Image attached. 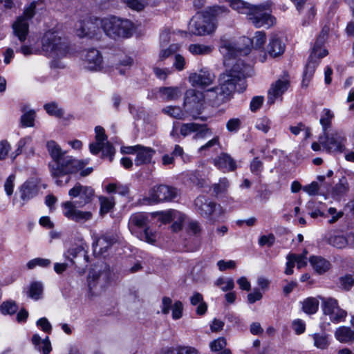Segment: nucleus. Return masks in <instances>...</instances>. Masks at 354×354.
<instances>
[{"label":"nucleus","mask_w":354,"mask_h":354,"mask_svg":"<svg viewBox=\"0 0 354 354\" xmlns=\"http://www.w3.org/2000/svg\"><path fill=\"white\" fill-rule=\"evenodd\" d=\"M253 69L250 65H245L243 61L239 59L232 68L222 74L219 78V85L203 93L204 100H206L213 106H218L225 102L236 86L243 91L246 88L245 78L250 77Z\"/></svg>","instance_id":"f257e3e1"},{"label":"nucleus","mask_w":354,"mask_h":354,"mask_svg":"<svg viewBox=\"0 0 354 354\" xmlns=\"http://www.w3.org/2000/svg\"><path fill=\"white\" fill-rule=\"evenodd\" d=\"M46 149L53 159V162L49 163L50 171L59 186L66 185L71 180V174L81 170L88 163L87 160H80L66 155L54 140L46 142Z\"/></svg>","instance_id":"f03ea898"},{"label":"nucleus","mask_w":354,"mask_h":354,"mask_svg":"<svg viewBox=\"0 0 354 354\" xmlns=\"http://www.w3.org/2000/svg\"><path fill=\"white\" fill-rule=\"evenodd\" d=\"M41 43L44 54L53 59L50 66L55 68H64V64L58 59L65 57L69 52L66 40L55 32L47 31L43 35Z\"/></svg>","instance_id":"7ed1b4c3"},{"label":"nucleus","mask_w":354,"mask_h":354,"mask_svg":"<svg viewBox=\"0 0 354 354\" xmlns=\"http://www.w3.org/2000/svg\"><path fill=\"white\" fill-rule=\"evenodd\" d=\"M266 39L265 32L257 31L252 39L247 37H243L235 44L230 41H224L221 46V52L229 59L239 55H246L250 53L251 46L255 48H261Z\"/></svg>","instance_id":"20e7f679"},{"label":"nucleus","mask_w":354,"mask_h":354,"mask_svg":"<svg viewBox=\"0 0 354 354\" xmlns=\"http://www.w3.org/2000/svg\"><path fill=\"white\" fill-rule=\"evenodd\" d=\"M100 21L101 28L104 34L114 40L131 37L136 29L133 21L115 15L102 17Z\"/></svg>","instance_id":"39448f33"},{"label":"nucleus","mask_w":354,"mask_h":354,"mask_svg":"<svg viewBox=\"0 0 354 354\" xmlns=\"http://www.w3.org/2000/svg\"><path fill=\"white\" fill-rule=\"evenodd\" d=\"M217 12L216 7L196 13L190 20L189 30L196 35L209 34L215 29L214 16Z\"/></svg>","instance_id":"423d86ee"},{"label":"nucleus","mask_w":354,"mask_h":354,"mask_svg":"<svg viewBox=\"0 0 354 354\" xmlns=\"http://www.w3.org/2000/svg\"><path fill=\"white\" fill-rule=\"evenodd\" d=\"M148 216L144 213L132 214L129 221V228L131 233L140 240L149 243H153L156 241L157 235L148 225Z\"/></svg>","instance_id":"0eeeda50"},{"label":"nucleus","mask_w":354,"mask_h":354,"mask_svg":"<svg viewBox=\"0 0 354 354\" xmlns=\"http://www.w3.org/2000/svg\"><path fill=\"white\" fill-rule=\"evenodd\" d=\"M268 3L252 5L247 15L248 20L256 28H269L274 23V18L270 15Z\"/></svg>","instance_id":"6e6552de"},{"label":"nucleus","mask_w":354,"mask_h":354,"mask_svg":"<svg viewBox=\"0 0 354 354\" xmlns=\"http://www.w3.org/2000/svg\"><path fill=\"white\" fill-rule=\"evenodd\" d=\"M322 301V310L325 316L333 324H339L345 321L347 312L342 308L338 301L333 297L318 296Z\"/></svg>","instance_id":"1a4fd4ad"},{"label":"nucleus","mask_w":354,"mask_h":354,"mask_svg":"<svg viewBox=\"0 0 354 354\" xmlns=\"http://www.w3.org/2000/svg\"><path fill=\"white\" fill-rule=\"evenodd\" d=\"M328 32L329 27L326 26H324L315 42V44L312 48V51L309 57L308 62L306 64L305 71L304 72V79L302 81L303 86H308V82L311 80L315 73L318 62H317V60H315L314 59L317 56V50L320 48L321 46L324 43H325L327 39Z\"/></svg>","instance_id":"9d476101"},{"label":"nucleus","mask_w":354,"mask_h":354,"mask_svg":"<svg viewBox=\"0 0 354 354\" xmlns=\"http://www.w3.org/2000/svg\"><path fill=\"white\" fill-rule=\"evenodd\" d=\"M196 210L202 216L209 218L212 222L218 221L224 211L220 205L210 201L205 196H198L194 201Z\"/></svg>","instance_id":"9b49d317"},{"label":"nucleus","mask_w":354,"mask_h":354,"mask_svg":"<svg viewBox=\"0 0 354 354\" xmlns=\"http://www.w3.org/2000/svg\"><path fill=\"white\" fill-rule=\"evenodd\" d=\"M37 1H32L24 9L22 16L19 17L12 24V29L15 35L21 42H24L27 37L29 31L28 20L31 19L35 15V9Z\"/></svg>","instance_id":"f8f14e48"},{"label":"nucleus","mask_w":354,"mask_h":354,"mask_svg":"<svg viewBox=\"0 0 354 354\" xmlns=\"http://www.w3.org/2000/svg\"><path fill=\"white\" fill-rule=\"evenodd\" d=\"M178 195L177 189L171 186L159 185L152 187L144 201L149 205L174 199Z\"/></svg>","instance_id":"ddd939ff"},{"label":"nucleus","mask_w":354,"mask_h":354,"mask_svg":"<svg viewBox=\"0 0 354 354\" xmlns=\"http://www.w3.org/2000/svg\"><path fill=\"white\" fill-rule=\"evenodd\" d=\"M319 143L329 153H341L345 149L346 138L342 132L323 133L319 138Z\"/></svg>","instance_id":"4468645a"},{"label":"nucleus","mask_w":354,"mask_h":354,"mask_svg":"<svg viewBox=\"0 0 354 354\" xmlns=\"http://www.w3.org/2000/svg\"><path fill=\"white\" fill-rule=\"evenodd\" d=\"M102 18L92 16L87 19L80 21L76 25V33L80 37L98 39L101 36Z\"/></svg>","instance_id":"2eb2a0df"},{"label":"nucleus","mask_w":354,"mask_h":354,"mask_svg":"<svg viewBox=\"0 0 354 354\" xmlns=\"http://www.w3.org/2000/svg\"><path fill=\"white\" fill-rule=\"evenodd\" d=\"M290 86V76L287 73H284L282 76L271 84L270 87L268 91V104L271 105L276 101L281 102L283 100V95L288 91Z\"/></svg>","instance_id":"dca6fc26"},{"label":"nucleus","mask_w":354,"mask_h":354,"mask_svg":"<svg viewBox=\"0 0 354 354\" xmlns=\"http://www.w3.org/2000/svg\"><path fill=\"white\" fill-rule=\"evenodd\" d=\"M203 101V93L194 88H189L185 92L184 106L193 118L200 114Z\"/></svg>","instance_id":"f3484780"},{"label":"nucleus","mask_w":354,"mask_h":354,"mask_svg":"<svg viewBox=\"0 0 354 354\" xmlns=\"http://www.w3.org/2000/svg\"><path fill=\"white\" fill-rule=\"evenodd\" d=\"M64 215L68 219L77 223H84L91 220L93 214L89 211H81L77 209L78 204L72 201H66L62 204Z\"/></svg>","instance_id":"a211bd4d"},{"label":"nucleus","mask_w":354,"mask_h":354,"mask_svg":"<svg viewBox=\"0 0 354 354\" xmlns=\"http://www.w3.org/2000/svg\"><path fill=\"white\" fill-rule=\"evenodd\" d=\"M108 279L109 274L107 272L94 267L89 271L87 277L89 290L95 293L97 290H102L107 283Z\"/></svg>","instance_id":"6ab92c4d"},{"label":"nucleus","mask_w":354,"mask_h":354,"mask_svg":"<svg viewBox=\"0 0 354 354\" xmlns=\"http://www.w3.org/2000/svg\"><path fill=\"white\" fill-rule=\"evenodd\" d=\"M84 67L91 71H97L103 67V58L100 52L95 48L86 50L83 58Z\"/></svg>","instance_id":"aec40b11"},{"label":"nucleus","mask_w":354,"mask_h":354,"mask_svg":"<svg viewBox=\"0 0 354 354\" xmlns=\"http://www.w3.org/2000/svg\"><path fill=\"white\" fill-rule=\"evenodd\" d=\"M68 195L73 198L80 197V201H75V203L78 204L79 207H83L91 202L94 195V190L91 187L83 186L77 183L69 190Z\"/></svg>","instance_id":"412c9836"},{"label":"nucleus","mask_w":354,"mask_h":354,"mask_svg":"<svg viewBox=\"0 0 354 354\" xmlns=\"http://www.w3.org/2000/svg\"><path fill=\"white\" fill-rule=\"evenodd\" d=\"M86 248H87V246L84 243H82L79 245H73L67 250L64 255L73 264H76L74 259H78L77 263L82 266L86 267L89 257Z\"/></svg>","instance_id":"4be33fe9"},{"label":"nucleus","mask_w":354,"mask_h":354,"mask_svg":"<svg viewBox=\"0 0 354 354\" xmlns=\"http://www.w3.org/2000/svg\"><path fill=\"white\" fill-rule=\"evenodd\" d=\"M301 14L304 15L302 25L307 26L315 15L314 5L309 0H291Z\"/></svg>","instance_id":"5701e85b"},{"label":"nucleus","mask_w":354,"mask_h":354,"mask_svg":"<svg viewBox=\"0 0 354 354\" xmlns=\"http://www.w3.org/2000/svg\"><path fill=\"white\" fill-rule=\"evenodd\" d=\"M214 75L208 71H201L198 73L192 74L189 77V81L193 86L205 88L213 83Z\"/></svg>","instance_id":"b1692460"},{"label":"nucleus","mask_w":354,"mask_h":354,"mask_svg":"<svg viewBox=\"0 0 354 354\" xmlns=\"http://www.w3.org/2000/svg\"><path fill=\"white\" fill-rule=\"evenodd\" d=\"M117 241V236L113 234H103L93 242L94 252H96L98 248V252L102 254Z\"/></svg>","instance_id":"393cba45"},{"label":"nucleus","mask_w":354,"mask_h":354,"mask_svg":"<svg viewBox=\"0 0 354 354\" xmlns=\"http://www.w3.org/2000/svg\"><path fill=\"white\" fill-rule=\"evenodd\" d=\"M39 187L34 180L26 181L19 188L20 197L24 201L23 205L37 196Z\"/></svg>","instance_id":"a878e982"},{"label":"nucleus","mask_w":354,"mask_h":354,"mask_svg":"<svg viewBox=\"0 0 354 354\" xmlns=\"http://www.w3.org/2000/svg\"><path fill=\"white\" fill-rule=\"evenodd\" d=\"M285 50V44L276 35H273L269 39L266 51L272 57H277L281 55Z\"/></svg>","instance_id":"bb28decb"},{"label":"nucleus","mask_w":354,"mask_h":354,"mask_svg":"<svg viewBox=\"0 0 354 354\" xmlns=\"http://www.w3.org/2000/svg\"><path fill=\"white\" fill-rule=\"evenodd\" d=\"M155 154V150L151 147L139 145L136 152V158L135 159V165L140 166L142 165L149 164L152 158Z\"/></svg>","instance_id":"cd10ccee"},{"label":"nucleus","mask_w":354,"mask_h":354,"mask_svg":"<svg viewBox=\"0 0 354 354\" xmlns=\"http://www.w3.org/2000/svg\"><path fill=\"white\" fill-rule=\"evenodd\" d=\"M334 336L341 343H354V330L350 327H338L334 333Z\"/></svg>","instance_id":"c85d7f7f"},{"label":"nucleus","mask_w":354,"mask_h":354,"mask_svg":"<svg viewBox=\"0 0 354 354\" xmlns=\"http://www.w3.org/2000/svg\"><path fill=\"white\" fill-rule=\"evenodd\" d=\"M214 165L219 169L232 171L236 167L235 161L227 153H221L214 160Z\"/></svg>","instance_id":"c756f323"},{"label":"nucleus","mask_w":354,"mask_h":354,"mask_svg":"<svg viewBox=\"0 0 354 354\" xmlns=\"http://www.w3.org/2000/svg\"><path fill=\"white\" fill-rule=\"evenodd\" d=\"M160 98L164 101H174L181 96V91L176 86L160 87L158 89Z\"/></svg>","instance_id":"7c9ffc66"},{"label":"nucleus","mask_w":354,"mask_h":354,"mask_svg":"<svg viewBox=\"0 0 354 354\" xmlns=\"http://www.w3.org/2000/svg\"><path fill=\"white\" fill-rule=\"evenodd\" d=\"M310 337L313 341V346L320 350L327 349L330 344V337L326 333H315L310 335Z\"/></svg>","instance_id":"2f4dec72"},{"label":"nucleus","mask_w":354,"mask_h":354,"mask_svg":"<svg viewBox=\"0 0 354 354\" xmlns=\"http://www.w3.org/2000/svg\"><path fill=\"white\" fill-rule=\"evenodd\" d=\"M310 263L314 270L319 274L326 272L330 268V263L321 257H311Z\"/></svg>","instance_id":"473e14b6"},{"label":"nucleus","mask_w":354,"mask_h":354,"mask_svg":"<svg viewBox=\"0 0 354 354\" xmlns=\"http://www.w3.org/2000/svg\"><path fill=\"white\" fill-rule=\"evenodd\" d=\"M334 116L335 115L333 112L330 109L326 108L323 109L319 120V123L322 125L323 133H326L328 130L331 127V122L334 118Z\"/></svg>","instance_id":"72a5a7b5"},{"label":"nucleus","mask_w":354,"mask_h":354,"mask_svg":"<svg viewBox=\"0 0 354 354\" xmlns=\"http://www.w3.org/2000/svg\"><path fill=\"white\" fill-rule=\"evenodd\" d=\"M319 298L308 297L302 302V310L308 315H313L317 313L319 308Z\"/></svg>","instance_id":"f704fd0d"},{"label":"nucleus","mask_w":354,"mask_h":354,"mask_svg":"<svg viewBox=\"0 0 354 354\" xmlns=\"http://www.w3.org/2000/svg\"><path fill=\"white\" fill-rule=\"evenodd\" d=\"M212 46L200 44H193L189 46V51L194 55H208L212 51Z\"/></svg>","instance_id":"c9c22d12"},{"label":"nucleus","mask_w":354,"mask_h":354,"mask_svg":"<svg viewBox=\"0 0 354 354\" xmlns=\"http://www.w3.org/2000/svg\"><path fill=\"white\" fill-rule=\"evenodd\" d=\"M44 108L46 113L51 116L60 118H62L64 115V109L60 108L59 105L55 102L44 104Z\"/></svg>","instance_id":"e433bc0d"},{"label":"nucleus","mask_w":354,"mask_h":354,"mask_svg":"<svg viewBox=\"0 0 354 354\" xmlns=\"http://www.w3.org/2000/svg\"><path fill=\"white\" fill-rule=\"evenodd\" d=\"M163 113L179 120H184L187 117V113L183 111L179 106H168L162 109Z\"/></svg>","instance_id":"4c0bfd02"},{"label":"nucleus","mask_w":354,"mask_h":354,"mask_svg":"<svg viewBox=\"0 0 354 354\" xmlns=\"http://www.w3.org/2000/svg\"><path fill=\"white\" fill-rule=\"evenodd\" d=\"M348 190V185L345 178L339 180L333 189V196L336 198L345 195Z\"/></svg>","instance_id":"58836bf2"},{"label":"nucleus","mask_w":354,"mask_h":354,"mask_svg":"<svg viewBox=\"0 0 354 354\" xmlns=\"http://www.w3.org/2000/svg\"><path fill=\"white\" fill-rule=\"evenodd\" d=\"M230 6L238 12L248 15L252 5L241 0H232L230 3Z\"/></svg>","instance_id":"ea45409f"},{"label":"nucleus","mask_w":354,"mask_h":354,"mask_svg":"<svg viewBox=\"0 0 354 354\" xmlns=\"http://www.w3.org/2000/svg\"><path fill=\"white\" fill-rule=\"evenodd\" d=\"M328 243L337 248H343L348 245L347 236L344 235H331Z\"/></svg>","instance_id":"a19ab883"},{"label":"nucleus","mask_w":354,"mask_h":354,"mask_svg":"<svg viewBox=\"0 0 354 354\" xmlns=\"http://www.w3.org/2000/svg\"><path fill=\"white\" fill-rule=\"evenodd\" d=\"M195 139H204L212 135V131L205 124H198L196 127Z\"/></svg>","instance_id":"79ce46f5"},{"label":"nucleus","mask_w":354,"mask_h":354,"mask_svg":"<svg viewBox=\"0 0 354 354\" xmlns=\"http://www.w3.org/2000/svg\"><path fill=\"white\" fill-rule=\"evenodd\" d=\"M18 310V306L15 301L8 300L3 301L0 306V311L3 315H13Z\"/></svg>","instance_id":"37998d69"},{"label":"nucleus","mask_w":354,"mask_h":354,"mask_svg":"<svg viewBox=\"0 0 354 354\" xmlns=\"http://www.w3.org/2000/svg\"><path fill=\"white\" fill-rule=\"evenodd\" d=\"M50 264L51 261L50 259L38 257L30 260L27 263L26 266L29 270H32L37 266L41 268H48L50 266Z\"/></svg>","instance_id":"c03bdc74"},{"label":"nucleus","mask_w":354,"mask_h":354,"mask_svg":"<svg viewBox=\"0 0 354 354\" xmlns=\"http://www.w3.org/2000/svg\"><path fill=\"white\" fill-rule=\"evenodd\" d=\"M215 285L221 287V289L223 291L226 292L227 290H231L234 288V279L230 277H229V278L220 277L216 281Z\"/></svg>","instance_id":"a18cd8bd"},{"label":"nucleus","mask_w":354,"mask_h":354,"mask_svg":"<svg viewBox=\"0 0 354 354\" xmlns=\"http://www.w3.org/2000/svg\"><path fill=\"white\" fill-rule=\"evenodd\" d=\"M100 203V213L104 214L108 213L114 206L113 198H109L104 196L99 198Z\"/></svg>","instance_id":"49530a36"},{"label":"nucleus","mask_w":354,"mask_h":354,"mask_svg":"<svg viewBox=\"0 0 354 354\" xmlns=\"http://www.w3.org/2000/svg\"><path fill=\"white\" fill-rule=\"evenodd\" d=\"M35 112L33 110H29L25 112L21 117V125L24 127H33Z\"/></svg>","instance_id":"de8ad7c7"},{"label":"nucleus","mask_w":354,"mask_h":354,"mask_svg":"<svg viewBox=\"0 0 354 354\" xmlns=\"http://www.w3.org/2000/svg\"><path fill=\"white\" fill-rule=\"evenodd\" d=\"M179 49V46L177 44H170L167 48H161L160 53V59L164 60L173 54L176 53Z\"/></svg>","instance_id":"09e8293b"},{"label":"nucleus","mask_w":354,"mask_h":354,"mask_svg":"<svg viewBox=\"0 0 354 354\" xmlns=\"http://www.w3.org/2000/svg\"><path fill=\"white\" fill-rule=\"evenodd\" d=\"M43 292V286L39 282L32 283L29 290V297L33 299L37 300Z\"/></svg>","instance_id":"8fccbe9b"},{"label":"nucleus","mask_w":354,"mask_h":354,"mask_svg":"<svg viewBox=\"0 0 354 354\" xmlns=\"http://www.w3.org/2000/svg\"><path fill=\"white\" fill-rule=\"evenodd\" d=\"M229 187V183L227 178H223L219 180L218 183L214 184L213 191L214 193L218 196L227 192Z\"/></svg>","instance_id":"3c124183"},{"label":"nucleus","mask_w":354,"mask_h":354,"mask_svg":"<svg viewBox=\"0 0 354 354\" xmlns=\"http://www.w3.org/2000/svg\"><path fill=\"white\" fill-rule=\"evenodd\" d=\"M271 122L267 118H259L255 124V127L257 129L262 131L263 133H266L270 129Z\"/></svg>","instance_id":"603ef678"},{"label":"nucleus","mask_w":354,"mask_h":354,"mask_svg":"<svg viewBox=\"0 0 354 354\" xmlns=\"http://www.w3.org/2000/svg\"><path fill=\"white\" fill-rule=\"evenodd\" d=\"M196 127H197V123L194 122L183 124L180 128V133L186 137L195 132Z\"/></svg>","instance_id":"864d4df0"},{"label":"nucleus","mask_w":354,"mask_h":354,"mask_svg":"<svg viewBox=\"0 0 354 354\" xmlns=\"http://www.w3.org/2000/svg\"><path fill=\"white\" fill-rule=\"evenodd\" d=\"M102 151V157L109 156L110 161H112L113 157L115 154V149L111 142L106 141L105 143H103Z\"/></svg>","instance_id":"5fc2aeb1"},{"label":"nucleus","mask_w":354,"mask_h":354,"mask_svg":"<svg viewBox=\"0 0 354 354\" xmlns=\"http://www.w3.org/2000/svg\"><path fill=\"white\" fill-rule=\"evenodd\" d=\"M121 1L129 8L137 11H140L145 8V4L140 0H121Z\"/></svg>","instance_id":"6e6d98bb"},{"label":"nucleus","mask_w":354,"mask_h":354,"mask_svg":"<svg viewBox=\"0 0 354 354\" xmlns=\"http://www.w3.org/2000/svg\"><path fill=\"white\" fill-rule=\"evenodd\" d=\"M263 168V162L259 158H254L250 164V171L255 175H259Z\"/></svg>","instance_id":"4d7b16f0"},{"label":"nucleus","mask_w":354,"mask_h":354,"mask_svg":"<svg viewBox=\"0 0 354 354\" xmlns=\"http://www.w3.org/2000/svg\"><path fill=\"white\" fill-rule=\"evenodd\" d=\"M170 215H173V221L174 222V225H178V227H180V224L185 221V215L177 210L170 209V212L169 213Z\"/></svg>","instance_id":"13d9d810"},{"label":"nucleus","mask_w":354,"mask_h":354,"mask_svg":"<svg viewBox=\"0 0 354 354\" xmlns=\"http://www.w3.org/2000/svg\"><path fill=\"white\" fill-rule=\"evenodd\" d=\"M340 284L344 289L349 290L351 287L354 286V277L352 275H346L341 277Z\"/></svg>","instance_id":"bf43d9fd"},{"label":"nucleus","mask_w":354,"mask_h":354,"mask_svg":"<svg viewBox=\"0 0 354 354\" xmlns=\"http://www.w3.org/2000/svg\"><path fill=\"white\" fill-rule=\"evenodd\" d=\"M226 346V340L223 337H219L210 343L212 351H219Z\"/></svg>","instance_id":"052dcab7"},{"label":"nucleus","mask_w":354,"mask_h":354,"mask_svg":"<svg viewBox=\"0 0 354 354\" xmlns=\"http://www.w3.org/2000/svg\"><path fill=\"white\" fill-rule=\"evenodd\" d=\"M183 304L180 301H177L174 303L172 307V317L174 319H180L183 315Z\"/></svg>","instance_id":"680f3d73"},{"label":"nucleus","mask_w":354,"mask_h":354,"mask_svg":"<svg viewBox=\"0 0 354 354\" xmlns=\"http://www.w3.org/2000/svg\"><path fill=\"white\" fill-rule=\"evenodd\" d=\"M15 180V175L11 174L10 175L5 183H4V189L7 194V195L10 196L13 193V188H14V181Z\"/></svg>","instance_id":"e2e57ef3"},{"label":"nucleus","mask_w":354,"mask_h":354,"mask_svg":"<svg viewBox=\"0 0 354 354\" xmlns=\"http://www.w3.org/2000/svg\"><path fill=\"white\" fill-rule=\"evenodd\" d=\"M286 258L287 263L286 268L285 270V274L287 275H290L293 273V268L295 267L296 259L293 254H289Z\"/></svg>","instance_id":"0e129e2a"},{"label":"nucleus","mask_w":354,"mask_h":354,"mask_svg":"<svg viewBox=\"0 0 354 354\" xmlns=\"http://www.w3.org/2000/svg\"><path fill=\"white\" fill-rule=\"evenodd\" d=\"M248 301L250 304H254L263 297V294L259 288H254L252 292L248 295Z\"/></svg>","instance_id":"69168bd1"},{"label":"nucleus","mask_w":354,"mask_h":354,"mask_svg":"<svg viewBox=\"0 0 354 354\" xmlns=\"http://www.w3.org/2000/svg\"><path fill=\"white\" fill-rule=\"evenodd\" d=\"M95 141L100 143H105L107 140V136L105 134L104 129L100 126L95 128Z\"/></svg>","instance_id":"338daca9"},{"label":"nucleus","mask_w":354,"mask_h":354,"mask_svg":"<svg viewBox=\"0 0 354 354\" xmlns=\"http://www.w3.org/2000/svg\"><path fill=\"white\" fill-rule=\"evenodd\" d=\"M241 126V120L239 118H232L226 124V128L229 131H237Z\"/></svg>","instance_id":"774afa93"}]
</instances>
